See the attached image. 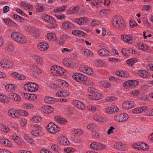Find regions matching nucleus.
<instances>
[{
	"label": "nucleus",
	"mask_w": 153,
	"mask_h": 153,
	"mask_svg": "<svg viewBox=\"0 0 153 153\" xmlns=\"http://www.w3.org/2000/svg\"><path fill=\"white\" fill-rule=\"evenodd\" d=\"M112 24L116 28L119 30L123 31L125 30V23L121 16H114L112 21Z\"/></svg>",
	"instance_id": "nucleus-1"
},
{
	"label": "nucleus",
	"mask_w": 153,
	"mask_h": 153,
	"mask_svg": "<svg viewBox=\"0 0 153 153\" xmlns=\"http://www.w3.org/2000/svg\"><path fill=\"white\" fill-rule=\"evenodd\" d=\"M11 36L13 39L19 43L24 44L26 41L25 37L19 33L13 32L11 33Z\"/></svg>",
	"instance_id": "nucleus-2"
},
{
	"label": "nucleus",
	"mask_w": 153,
	"mask_h": 153,
	"mask_svg": "<svg viewBox=\"0 0 153 153\" xmlns=\"http://www.w3.org/2000/svg\"><path fill=\"white\" fill-rule=\"evenodd\" d=\"M25 90L29 92H35L39 88L38 85L35 83L28 82L25 84L24 86Z\"/></svg>",
	"instance_id": "nucleus-3"
},
{
	"label": "nucleus",
	"mask_w": 153,
	"mask_h": 153,
	"mask_svg": "<svg viewBox=\"0 0 153 153\" xmlns=\"http://www.w3.org/2000/svg\"><path fill=\"white\" fill-rule=\"evenodd\" d=\"M46 128L48 132L53 134L59 131V128L52 123H50L47 126Z\"/></svg>",
	"instance_id": "nucleus-4"
},
{
	"label": "nucleus",
	"mask_w": 153,
	"mask_h": 153,
	"mask_svg": "<svg viewBox=\"0 0 153 153\" xmlns=\"http://www.w3.org/2000/svg\"><path fill=\"white\" fill-rule=\"evenodd\" d=\"M138 83V81L130 80L124 82L123 84V86L126 88H132L137 85Z\"/></svg>",
	"instance_id": "nucleus-5"
},
{
	"label": "nucleus",
	"mask_w": 153,
	"mask_h": 153,
	"mask_svg": "<svg viewBox=\"0 0 153 153\" xmlns=\"http://www.w3.org/2000/svg\"><path fill=\"white\" fill-rule=\"evenodd\" d=\"M128 118V115L126 114H118L114 117V119L117 122H123L127 120Z\"/></svg>",
	"instance_id": "nucleus-6"
},
{
	"label": "nucleus",
	"mask_w": 153,
	"mask_h": 153,
	"mask_svg": "<svg viewBox=\"0 0 153 153\" xmlns=\"http://www.w3.org/2000/svg\"><path fill=\"white\" fill-rule=\"evenodd\" d=\"M1 66L5 68H12L13 65V63L7 60H2L0 62Z\"/></svg>",
	"instance_id": "nucleus-7"
},
{
	"label": "nucleus",
	"mask_w": 153,
	"mask_h": 153,
	"mask_svg": "<svg viewBox=\"0 0 153 153\" xmlns=\"http://www.w3.org/2000/svg\"><path fill=\"white\" fill-rule=\"evenodd\" d=\"M79 69L81 71L88 75H91L93 73L92 69L85 65L81 66L80 67Z\"/></svg>",
	"instance_id": "nucleus-8"
},
{
	"label": "nucleus",
	"mask_w": 153,
	"mask_h": 153,
	"mask_svg": "<svg viewBox=\"0 0 153 153\" xmlns=\"http://www.w3.org/2000/svg\"><path fill=\"white\" fill-rule=\"evenodd\" d=\"M135 104L133 101H127L125 102L123 104V107L124 109L131 108L135 106Z\"/></svg>",
	"instance_id": "nucleus-9"
},
{
	"label": "nucleus",
	"mask_w": 153,
	"mask_h": 153,
	"mask_svg": "<svg viewBox=\"0 0 153 153\" xmlns=\"http://www.w3.org/2000/svg\"><path fill=\"white\" fill-rule=\"evenodd\" d=\"M74 105L76 108L83 110L85 108L84 104L81 102L77 100L74 101L73 102Z\"/></svg>",
	"instance_id": "nucleus-10"
},
{
	"label": "nucleus",
	"mask_w": 153,
	"mask_h": 153,
	"mask_svg": "<svg viewBox=\"0 0 153 153\" xmlns=\"http://www.w3.org/2000/svg\"><path fill=\"white\" fill-rule=\"evenodd\" d=\"M8 113L9 116L13 118L19 117L18 110H14L10 109L8 111Z\"/></svg>",
	"instance_id": "nucleus-11"
},
{
	"label": "nucleus",
	"mask_w": 153,
	"mask_h": 153,
	"mask_svg": "<svg viewBox=\"0 0 153 153\" xmlns=\"http://www.w3.org/2000/svg\"><path fill=\"white\" fill-rule=\"evenodd\" d=\"M147 107L146 106L138 107L132 110L134 114H139L147 110Z\"/></svg>",
	"instance_id": "nucleus-12"
},
{
	"label": "nucleus",
	"mask_w": 153,
	"mask_h": 153,
	"mask_svg": "<svg viewBox=\"0 0 153 153\" xmlns=\"http://www.w3.org/2000/svg\"><path fill=\"white\" fill-rule=\"evenodd\" d=\"M48 44L42 42L39 43L38 45V47L39 50L42 51L47 50L48 48Z\"/></svg>",
	"instance_id": "nucleus-13"
},
{
	"label": "nucleus",
	"mask_w": 153,
	"mask_h": 153,
	"mask_svg": "<svg viewBox=\"0 0 153 153\" xmlns=\"http://www.w3.org/2000/svg\"><path fill=\"white\" fill-rule=\"evenodd\" d=\"M20 5L21 7H23L26 10H33V7L32 5L29 3L27 2H25L22 1L20 4Z\"/></svg>",
	"instance_id": "nucleus-14"
},
{
	"label": "nucleus",
	"mask_w": 153,
	"mask_h": 153,
	"mask_svg": "<svg viewBox=\"0 0 153 153\" xmlns=\"http://www.w3.org/2000/svg\"><path fill=\"white\" fill-rule=\"evenodd\" d=\"M90 97L94 100H98L101 99L103 95L100 93L96 92L92 93L91 94H89Z\"/></svg>",
	"instance_id": "nucleus-15"
},
{
	"label": "nucleus",
	"mask_w": 153,
	"mask_h": 153,
	"mask_svg": "<svg viewBox=\"0 0 153 153\" xmlns=\"http://www.w3.org/2000/svg\"><path fill=\"white\" fill-rule=\"evenodd\" d=\"M42 110L45 113L50 114L53 111V109L51 106H44L42 107Z\"/></svg>",
	"instance_id": "nucleus-16"
},
{
	"label": "nucleus",
	"mask_w": 153,
	"mask_h": 153,
	"mask_svg": "<svg viewBox=\"0 0 153 153\" xmlns=\"http://www.w3.org/2000/svg\"><path fill=\"white\" fill-rule=\"evenodd\" d=\"M87 18L85 17L79 18L75 19L76 22L79 25L84 24L87 22Z\"/></svg>",
	"instance_id": "nucleus-17"
},
{
	"label": "nucleus",
	"mask_w": 153,
	"mask_h": 153,
	"mask_svg": "<svg viewBox=\"0 0 153 153\" xmlns=\"http://www.w3.org/2000/svg\"><path fill=\"white\" fill-rule=\"evenodd\" d=\"M137 74L140 76L144 78H147L149 76L148 72L144 70H139Z\"/></svg>",
	"instance_id": "nucleus-18"
},
{
	"label": "nucleus",
	"mask_w": 153,
	"mask_h": 153,
	"mask_svg": "<svg viewBox=\"0 0 153 153\" xmlns=\"http://www.w3.org/2000/svg\"><path fill=\"white\" fill-rule=\"evenodd\" d=\"M72 33L75 36H84L86 35V33L83 31L77 30H73L72 31Z\"/></svg>",
	"instance_id": "nucleus-19"
},
{
	"label": "nucleus",
	"mask_w": 153,
	"mask_h": 153,
	"mask_svg": "<svg viewBox=\"0 0 153 153\" xmlns=\"http://www.w3.org/2000/svg\"><path fill=\"white\" fill-rule=\"evenodd\" d=\"M42 18L45 21L49 22L50 24H53L55 22L54 19L48 15L43 16Z\"/></svg>",
	"instance_id": "nucleus-20"
},
{
	"label": "nucleus",
	"mask_w": 153,
	"mask_h": 153,
	"mask_svg": "<svg viewBox=\"0 0 153 153\" xmlns=\"http://www.w3.org/2000/svg\"><path fill=\"white\" fill-rule=\"evenodd\" d=\"M98 53L101 56H107L109 54V51L105 48H102L99 50Z\"/></svg>",
	"instance_id": "nucleus-21"
},
{
	"label": "nucleus",
	"mask_w": 153,
	"mask_h": 153,
	"mask_svg": "<svg viewBox=\"0 0 153 153\" xmlns=\"http://www.w3.org/2000/svg\"><path fill=\"white\" fill-rule=\"evenodd\" d=\"M62 27L65 29H68L73 28L74 25L73 24L70 22H64L62 24Z\"/></svg>",
	"instance_id": "nucleus-22"
},
{
	"label": "nucleus",
	"mask_w": 153,
	"mask_h": 153,
	"mask_svg": "<svg viewBox=\"0 0 153 153\" xmlns=\"http://www.w3.org/2000/svg\"><path fill=\"white\" fill-rule=\"evenodd\" d=\"M123 36V37L122 39L124 41L128 43H132L133 41V39L131 36H130L125 35L124 36Z\"/></svg>",
	"instance_id": "nucleus-23"
},
{
	"label": "nucleus",
	"mask_w": 153,
	"mask_h": 153,
	"mask_svg": "<svg viewBox=\"0 0 153 153\" xmlns=\"http://www.w3.org/2000/svg\"><path fill=\"white\" fill-rule=\"evenodd\" d=\"M0 129L2 132L4 133L9 132L10 130L8 126L3 124H0Z\"/></svg>",
	"instance_id": "nucleus-24"
},
{
	"label": "nucleus",
	"mask_w": 153,
	"mask_h": 153,
	"mask_svg": "<svg viewBox=\"0 0 153 153\" xmlns=\"http://www.w3.org/2000/svg\"><path fill=\"white\" fill-rule=\"evenodd\" d=\"M78 77V82H82L84 84V83L87 80V78L84 75L82 74H81L79 73V74H77Z\"/></svg>",
	"instance_id": "nucleus-25"
},
{
	"label": "nucleus",
	"mask_w": 153,
	"mask_h": 153,
	"mask_svg": "<svg viewBox=\"0 0 153 153\" xmlns=\"http://www.w3.org/2000/svg\"><path fill=\"white\" fill-rule=\"evenodd\" d=\"M114 146L115 148L120 150H124L126 149L125 145L121 143H116Z\"/></svg>",
	"instance_id": "nucleus-26"
},
{
	"label": "nucleus",
	"mask_w": 153,
	"mask_h": 153,
	"mask_svg": "<svg viewBox=\"0 0 153 153\" xmlns=\"http://www.w3.org/2000/svg\"><path fill=\"white\" fill-rule=\"evenodd\" d=\"M59 142L61 144L63 145H68L70 144L69 142L65 137H62Z\"/></svg>",
	"instance_id": "nucleus-27"
},
{
	"label": "nucleus",
	"mask_w": 153,
	"mask_h": 153,
	"mask_svg": "<svg viewBox=\"0 0 153 153\" xmlns=\"http://www.w3.org/2000/svg\"><path fill=\"white\" fill-rule=\"evenodd\" d=\"M116 74L119 76L123 77H127L129 76V74L126 72L123 71H117Z\"/></svg>",
	"instance_id": "nucleus-28"
},
{
	"label": "nucleus",
	"mask_w": 153,
	"mask_h": 153,
	"mask_svg": "<svg viewBox=\"0 0 153 153\" xmlns=\"http://www.w3.org/2000/svg\"><path fill=\"white\" fill-rule=\"evenodd\" d=\"M62 62L64 65L67 67H71L72 66V62L70 59H65L63 60Z\"/></svg>",
	"instance_id": "nucleus-29"
},
{
	"label": "nucleus",
	"mask_w": 153,
	"mask_h": 153,
	"mask_svg": "<svg viewBox=\"0 0 153 153\" xmlns=\"http://www.w3.org/2000/svg\"><path fill=\"white\" fill-rule=\"evenodd\" d=\"M11 75L12 76H13L14 77H15L17 79L24 80L25 79V76L16 72L12 73Z\"/></svg>",
	"instance_id": "nucleus-30"
},
{
	"label": "nucleus",
	"mask_w": 153,
	"mask_h": 153,
	"mask_svg": "<svg viewBox=\"0 0 153 153\" xmlns=\"http://www.w3.org/2000/svg\"><path fill=\"white\" fill-rule=\"evenodd\" d=\"M59 66H52L51 68V72L53 75H58Z\"/></svg>",
	"instance_id": "nucleus-31"
},
{
	"label": "nucleus",
	"mask_w": 153,
	"mask_h": 153,
	"mask_svg": "<svg viewBox=\"0 0 153 153\" xmlns=\"http://www.w3.org/2000/svg\"><path fill=\"white\" fill-rule=\"evenodd\" d=\"M102 2L99 0H94L91 2L92 5L97 8L101 6V4Z\"/></svg>",
	"instance_id": "nucleus-32"
},
{
	"label": "nucleus",
	"mask_w": 153,
	"mask_h": 153,
	"mask_svg": "<svg viewBox=\"0 0 153 153\" xmlns=\"http://www.w3.org/2000/svg\"><path fill=\"white\" fill-rule=\"evenodd\" d=\"M48 39L49 40H56V35L54 33H49L47 35Z\"/></svg>",
	"instance_id": "nucleus-33"
},
{
	"label": "nucleus",
	"mask_w": 153,
	"mask_h": 153,
	"mask_svg": "<svg viewBox=\"0 0 153 153\" xmlns=\"http://www.w3.org/2000/svg\"><path fill=\"white\" fill-rule=\"evenodd\" d=\"M33 58L35 59L36 62L38 64H41L42 63V58L38 56L33 55L32 56Z\"/></svg>",
	"instance_id": "nucleus-34"
},
{
	"label": "nucleus",
	"mask_w": 153,
	"mask_h": 153,
	"mask_svg": "<svg viewBox=\"0 0 153 153\" xmlns=\"http://www.w3.org/2000/svg\"><path fill=\"white\" fill-rule=\"evenodd\" d=\"M9 101L8 98L5 95L0 94V101L3 102H7Z\"/></svg>",
	"instance_id": "nucleus-35"
},
{
	"label": "nucleus",
	"mask_w": 153,
	"mask_h": 153,
	"mask_svg": "<svg viewBox=\"0 0 153 153\" xmlns=\"http://www.w3.org/2000/svg\"><path fill=\"white\" fill-rule=\"evenodd\" d=\"M140 150H147L149 149V147L147 146V144L144 143H140Z\"/></svg>",
	"instance_id": "nucleus-36"
},
{
	"label": "nucleus",
	"mask_w": 153,
	"mask_h": 153,
	"mask_svg": "<svg viewBox=\"0 0 153 153\" xmlns=\"http://www.w3.org/2000/svg\"><path fill=\"white\" fill-rule=\"evenodd\" d=\"M93 118L95 120L100 122H104L105 121V119L102 117L100 115H95L93 116Z\"/></svg>",
	"instance_id": "nucleus-37"
},
{
	"label": "nucleus",
	"mask_w": 153,
	"mask_h": 153,
	"mask_svg": "<svg viewBox=\"0 0 153 153\" xmlns=\"http://www.w3.org/2000/svg\"><path fill=\"white\" fill-rule=\"evenodd\" d=\"M54 99L53 97H51L49 96H47L45 98V101L48 103H51L53 102Z\"/></svg>",
	"instance_id": "nucleus-38"
},
{
	"label": "nucleus",
	"mask_w": 153,
	"mask_h": 153,
	"mask_svg": "<svg viewBox=\"0 0 153 153\" xmlns=\"http://www.w3.org/2000/svg\"><path fill=\"white\" fill-rule=\"evenodd\" d=\"M13 97L14 100L16 101H19L21 100V98L18 94L16 93H12L11 95Z\"/></svg>",
	"instance_id": "nucleus-39"
},
{
	"label": "nucleus",
	"mask_w": 153,
	"mask_h": 153,
	"mask_svg": "<svg viewBox=\"0 0 153 153\" xmlns=\"http://www.w3.org/2000/svg\"><path fill=\"white\" fill-rule=\"evenodd\" d=\"M5 88L8 91H14L15 90L14 85L11 84L7 85L5 86Z\"/></svg>",
	"instance_id": "nucleus-40"
},
{
	"label": "nucleus",
	"mask_w": 153,
	"mask_h": 153,
	"mask_svg": "<svg viewBox=\"0 0 153 153\" xmlns=\"http://www.w3.org/2000/svg\"><path fill=\"white\" fill-rule=\"evenodd\" d=\"M72 131L74 134L78 135H81L83 133L82 130L79 129H74Z\"/></svg>",
	"instance_id": "nucleus-41"
},
{
	"label": "nucleus",
	"mask_w": 153,
	"mask_h": 153,
	"mask_svg": "<svg viewBox=\"0 0 153 153\" xmlns=\"http://www.w3.org/2000/svg\"><path fill=\"white\" fill-rule=\"evenodd\" d=\"M98 143L96 142H93L90 144V147L93 149L97 150Z\"/></svg>",
	"instance_id": "nucleus-42"
},
{
	"label": "nucleus",
	"mask_w": 153,
	"mask_h": 153,
	"mask_svg": "<svg viewBox=\"0 0 153 153\" xmlns=\"http://www.w3.org/2000/svg\"><path fill=\"white\" fill-rule=\"evenodd\" d=\"M137 61V59L136 58H133L128 60H127L126 62L128 64L132 66Z\"/></svg>",
	"instance_id": "nucleus-43"
},
{
	"label": "nucleus",
	"mask_w": 153,
	"mask_h": 153,
	"mask_svg": "<svg viewBox=\"0 0 153 153\" xmlns=\"http://www.w3.org/2000/svg\"><path fill=\"white\" fill-rule=\"evenodd\" d=\"M27 30L29 33H34L35 31H37V29L34 27L30 26L27 28Z\"/></svg>",
	"instance_id": "nucleus-44"
},
{
	"label": "nucleus",
	"mask_w": 153,
	"mask_h": 153,
	"mask_svg": "<svg viewBox=\"0 0 153 153\" xmlns=\"http://www.w3.org/2000/svg\"><path fill=\"white\" fill-rule=\"evenodd\" d=\"M97 150H102L106 149L107 147L106 145L98 143L97 145Z\"/></svg>",
	"instance_id": "nucleus-45"
},
{
	"label": "nucleus",
	"mask_w": 153,
	"mask_h": 153,
	"mask_svg": "<svg viewBox=\"0 0 153 153\" xmlns=\"http://www.w3.org/2000/svg\"><path fill=\"white\" fill-rule=\"evenodd\" d=\"M18 112L19 117L21 116H27L28 115L27 112L25 111L22 110H18Z\"/></svg>",
	"instance_id": "nucleus-46"
},
{
	"label": "nucleus",
	"mask_w": 153,
	"mask_h": 153,
	"mask_svg": "<svg viewBox=\"0 0 153 153\" xmlns=\"http://www.w3.org/2000/svg\"><path fill=\"white\" fill-rule=\"evenodd\" d=\"M33 68L34 71V73H33L34 76L36 75V73L41 74L42 72V70L38 68L37 67L35 68L34 67H33Z\"/></svg>",
	"instance_id": "nucleus-47"
},
{
	"label": "nucleus",
	"mask_w": 153,
	"mask_h": 153,
	"mask_svg": "<svg viewBox=\"0 0 153 153\" xmlns=\"http://www.w3.org/2000/svg\"><path fill=\"white\" fill-rule=\"evenodd\" d=\"M58 68L57 75H63L65 71V70L60 66H59Z\"/></svg>",
	"instance_id": "nucleus-48"
},
{
	"label": "nucleus",
	"mask_w": 153,
	"mask_h": 153,
	"mask_svg": "<svg viewBox=\"0 0 153 153\" xmlns=\"http://www.w3.org/2000/svg\"><path fill=\"white\" fill-rule=\"evenodd\" d=\"M87 128L89 130L92 131L95 129L96 126L94 124H89L87 126Z\"/></svg>",
	"instance_id": "nucleus-49"
},
{
	"label": "nucleus",
	"mask_w": 153,
	"mask_h": 153,
	"mask_svg": "<svg viewBox=\"0 0 153 153\" xmlns=\"http://www.w3.org/2000/svg\"><path fill=\"white\" fill-rule=\"evenodd\" d=\"M102 87L105 88H108L111 86V84L108 82L107 81H105L103 82L102 83Z\"/></svg>",
	"instance_id": "nucleus-50"
},
{
	"label": "nucleus",
	"mask_w": 153,
	"mask_h": 153,
	"mask_svg": "<svg viewBox=\"0 0 153 153\" xmlns=\"http://www.w3.org/2000/svg\"><path fill=\"white\" fill-rule=\"evenodd\" d=\"M13 16L14 19H16L17 20L19 21L20 22H22V21L24 20L22 17L19 16L18 15L14 14L13 15Z\"/></svg>",
	"instance_id": "nucleus-51"
},
{
	"label": "nucleus",
	"mask_w": 153,
	"mask_h": 153,
	"mask_svg": "<svg viewBox=\"0 0 153 153\" xmlns=\"http://www.w3.org/2000/svg\"><path fill=\"white\" fill-rule=\"evenodd\" d=\"M110 110H111V112H117L119 111V109L116 106L112 105L110 107Z\"/></svg>",
	"instance_id": "nucleus-52"
},
{
	"label": "nucleus",
	"mask_w": 153,
	"mask_h": 153,
	"mask_svg": "<svg viewBox=\"0 0 153 153\" xmlns=\"http://www.w3.org/2000/svg\"><path fill=\"white\" fill-rule=\"evenodd\" d=\"M140 142L134 143L132 145V147L138 150H140Z\"/></svg>",
	"instance_id": "nucleus-53"
},
{
	"label": "nucleus",
	"mask_w": 153,
	"mask_h": 153,
	"mask_svg": "<svg viewBox=\"0 0 153 153\" xmlns=\"http://www.w3.org/2000/svg\"><path fill=\"white\" fill-rule=\"evenodd\" d=\"M41 120V118L40 117L37 116L32 118L31 120L33 122H40Z\"/></svg>",
	"instance_id": "nucleus-54"
},
{
	"label": "nucleus",
	"mask_w": 153,
	"mask_h": 153,
	"mask_svg": "<svg viewBox=\"0 0 153 153\" xmlns=\"http://www.w3.org/2000/svg\"><path fill=\"white\" fill-rule=\"evenodd\" d=\"M51 148L54 151L56 152L60 150V148L56 144L52 145Z\"/></svg>",
	"instance_id": "nucleus-55"
},
{
	"label": "nucleus",
	"mask_w": 153,
	"mask_h": 153,
	"mask_svg": "<svg viewBox=\"0 0 153 153\" xmlns=\"http://www.w3.org/2000/svg\"><path fill=\"white\" fill-rule=\"evenodd\" d=\"M14 49V45L12 43H10L8 44L7 50L9 51H13Z\"/></svg>",
	"instance_id": "nucleus-56"
},
{
	"label": "nucleus",
	"mask_w": 153,
	"mask_h": 153,
	"mask_svg": "<svg viewBox=\"0 0 153 153\" xmlns=\"http://www.w3.org/2000/svg\"><path fill=\"white\" fill-rule=\"evenodd\" d=\"M32 134L35 136H39L40 135V133L39 132V130H32L31 131Z\"/></svg>",
	"instance_id": "nucleus-57"
},
{
	"label": "nucleus",
	"mask_w": 153,
	"mask_h": 153,
	"mask_svg": "<svg viewBox=\"0 0 153 153\" xmlns=\"http://www.w3.org/2000/svg\"><path fill=\"white\" fill-rule=\"evenodd\" d=\"M129 23L131 27L132 28L137 26L138 25L136 22L134 20H130Z\"/></svg>",
	"instance_id": "nucleus-58"
},
{
	"label": "nucleus",
	"mask_w": 153,
	"mask_h": 153,
	"mask_svg": "<svg viewBox=\"0 0 153 153\" xmlns=\"http://www.w3.org/2000/svg\"><path fill=\"white\" fill-rule=\"evenodd\" d=\"M16 12L19 13L20 14H21L22 16H25L26 17H27V15L25 14L22 11V10L19 8H17L16 9Z\"/></svg>",
	"instance_id": "nucleus-59"
},
{
	"label": "nucleus",
	"mask_w": 153,
	"mask_h": 153,
	"mask_svg": "<svg viewBox=\"0 0 153 153\" xmlns=\"http://www.w3.org/2000/svg\"><path fill=\"white\" fill-rule=\"evenodd\" d=\"M64 151L68 153H71V152H74V149L71 147H68L67 148H65L64 149Z\"/></svg>",
	"instance_id": "nucleus-60"
},
{
	"label": "nucleus",
	"mask_w": 153,
	"mask_h": 153,
	"mask_svg": "<svg viewBox=\"0 0 153 153\" xmlns=\"http://www.w3.org/2000/svg\"><path fill=\"white\" fill-rule=\"evenodd\" d=\"M85 52L86 53V56H93V53H92L90 50H85Z\"/></svg>",
	"instance_id": "nucleus-61"
},
{
	"label": "nucleus",
	"mask_w": 153,
	"mask_h": 153,
	"mask_svg": "<svg viewBox=\"0 0 153 153\" xmlns=\"http://www.w3.org/2000/svg\"><path fill=\"white\" fill-rule=\"evenodd\" d=\"M60 93H61V95L62 96V97H66L68 95V93L66 91H60Z\"/></svg>",
	"instance_id": "nucleus-62"
},
{
	"label": "nucleus",
	"mask_w": 153,
	"mask_h": 153,
	"mask_svg": "<svg viewBox=\"0 0 153 153\" xmlns=\"http://www.w3.org/2000/svg\"><path fill=\"white\" fill-rule=\"evenodd\" d=\"M143 22L145 25L149 27L150 25V23L149 22L147 18H144L143 21Z\"/></svg>",
	"instance_id": "nucleus-63"
},
{
	"label": "nucleus",
	"mask_w": 153,
	"mask_h": 153,
	"mask_svg": "<svg viewBox=\"0 0 153 153\" xmlns=\"http://www.w3.org/2000/svg\"><path fill=\"white\" fill-rule=\"evenodd\" d=\"M35 32L34 33H33V37L36 39H38L39 38L40 36L39 33L38 32V30L37 31H35Z\"/></svg>",
	"instance_id": "nucleus-64"
}]
</instances>
